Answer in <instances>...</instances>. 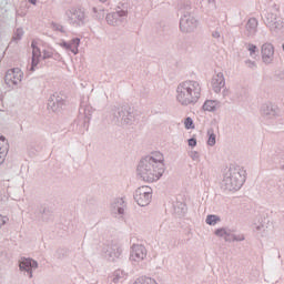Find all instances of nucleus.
I'll return each mask as SVG.
<instances>
[{"mask_svg":"<svg viewBox=\"0 0 284 284\" xmlns=\"http://www.w3.org/2000/svg\"><path fill=\"white\" fill-rule=\"evenodd\" d=\"M138 173L144 182H158L164 173L162 153H154V156H145L138 165Z\"/></svg>","mask_w":284,"mask_h":284,"instance_id":"f257e3e1","label":"nucleus"},{"mask_svg":"<svg viewBox=\"0 0 284 284\" xmlns=\"http://www.w3.org/2000/svg\"><path fill=\"white\" fill-rule=\"evenodd\" d=\"M202 94V87L194 80H187L178 87L176 100L181 104L197 103Z\"/></svg>","mask_w":284,"mask_h":284,"instance_id":"f03ea898","label":"nucleus"},{"mask_svg":"<svg viewBox=\"0 0 284 284\" xmlns=\"http://www.w3.org/2000/svg\"><path fill=\"white\" fill-rule=\"evenodd\" d=\"M152 199V192L148 186H142L141 189L136 190L135 193V201L140 206H148Z\"/></svg>","mask_w":284,"mask_h":284,"instance_id":"7ed1b4c3","label":"nucleus"},{"mask_svg":"<svg viewBox=\"0 0 284 284\" xmlns=\"http://www.w3.org/2000/svg\"><path fill=\"white\" fill-rule=\"evenodd\" d=\"M22 77H23V73H22L21 69L13 68L12 70L7 71L4 80L9 85H14V84L21 82Z\"/></svg>","mask_w":284,"mask_h":284,"instance_id":"20e7f679","label":"nucleus"},{"mask_svg":"<svg viewBox=\"0 0 284 284\" xmlns=\"http://www.w3.org/2000/svg\"><path fill=\"white\" fill-rule=\"evenodd\" d=\"M67 17L71 20L72 24H81L84 22L85 12L82 9H70L67 12Z\"/></svg>","mask_w":284,"mask_h":284,"instance_id":"39448f33","label":"nucleus"},{"mask_svg":"<svg viewBox=\"0 0 284 284\" xmlns=\"http://www.w3.org/2000/svg\"><path fill=\"white\" fill-rule=\"evenodd\" d=\"M146 255L148 251L144 246L136 244L132 247L131 256L133 261H144Z\"/></svg>","mask_w":284,"mask_h":284,"instance_id":"423d86ee","label":"nucleus"},{"mask_svg":"<svg viewBox=\"0 0 284 284\" xmlns=\"http://www.w3.org/2000/svg\"><path fill=\"white\" fill-rule=\"evenodd\" d=\"M211 85L215 92H220L225 87V78L223 73H217L211 82Z\"/></svg>","mask_w":284,"mask_h":284,"instance_id":"0eeeda50","label":"nucleus"},{"mask_svg":"<svg viewBox=\"0 0 284 284\" xmlns=\"http://www.w3.org/2000/svg\"><path fill=\"white\" fill-rule=\"evenodd\" d=\"M273 55H274V49L272 43H265L262 47V58L264 59V62L268 63L273 58Z\"/></svg>","mask_w":284,"mask_h":284,"instance_id":"6e6552de","label":"nucleus"},{"mask_svg":"<svg viewBox=\"0 0 284 284\" xmlns=\"http://www.w3.org/2000/svg\"><path fill=\"white\" fill-rule=\"evenodd\" d=\"M32 67H31V71L34 72V68L38 67V64L40 63V58H41V51L40 49H38L37 47V42H32Z\"/></svg>","mask_w":284,"mask_h":284,"instance_id":"1a4fd4ad","label":"nucleus"},{"mask_svg":"<svg viewBox=\"0 0 284 284\" xmlns=\"http://www.w3.org/2000/svg\"><path fill=\"white\" fill-rule=\"evenodd\" d=\"M79 45H80V38H74L71 43L62 42L61 47H64V49L71 51L73 54L79 53Z\"/></svg>","mask_w":284,"mask_h":284,"instance_id":"9d476101","label":"nucleus"},{"mask_svg":"<svg viewBox=\"0 0 284 284\" xmlns=\"http://www.w3.org/2000/svg\"><path fill=\"white\" fill-rule=\"evenodd\" d=\"M38 264L34 260L24 258L20 262V268L30 272V268H37Z\"/></svg>","mask_w":284,"mask_h":284,"instance_id":"9b49d317","label":"nucleus"},{"mask_svg":"<svg viewBox=\"0 0 284 284\" xmlns=\"http://www.w3.org/2000/svg\"><path fill=\"white\" fill-rule=\"evenodd\" d=\"M219 103L217 101H214L212 99H207L205 103L203 104L204 112H215L217 110Z\"/></svg>","mask_w":284,"mask_h":284,"instance_id":"f8f14e48","label":"nucleus"},{"mask_svg":"<svg viewBox=\"0 0 284 284\" xmlns=\"http://www.w3.org/2000/svg\"><path fill=\"white\" fill-rule=\"evenodd\" d=\"M134 284H158L155 280L151 277H139Z\"/></svg>","mask_w":284,"mask_h":284,"instance_id":"ddd939ff","label":"nucleus"},{"mask_svg":"<svg viewBox=\"0 0 284 284\" xmlns=\"http://www.w3.org/2000/svg\"><path fill=\"white\" fill-rule=\"evenodd\" d=\"M209 140H207V145L214 146L216 143V135L214 134V131H209Z\"/></svg>","mask_w":284,"mask_h":284,"instance_id":"4468645a","label":"nucleus"},{"mask_svg":"<svg viewBox=\"0 0 284 284\" xmlns=\"http://www.w3.org/2000/svg\"><path fill=\"white\" fill-rule=\"evenodd\" d=\"M217 221H219V217L215 216V214H210L206 217V223H209V225H215V223H217Z\"/></svg>","mask_w":284,"mask_h":284,"instance_id":"2eb2a0df","label":"nucleus"},{"mask_svg":"<svg viewBox=\"0 0 284 284\" xmlns=\"http://www.w3.org/2000/svg\"><path fill=\"white\" fill-rule=\"evenodd\" d=\"M184 125H185L186 129H194L195 128L194 121L191 119V116H187L184 120Z\"/></svg>","mask_w":284,"mask_h":284,"instance_id":"dca6fc26","label":"nucleus"},{"mask_svg":"<svg viewBox=\"0 0 284 284\" xmlns=\"http://www.w3.org/2000/svg\"><path fill=\"white\" fill-rule=\"evenodd\" d=\"M216 236H223L225 240H230L227 232L224 229H220L219 231L215 232Z\"/></svg>","mask_w":284,"mask_h":284,"instance_id":"f3484780","label":"nucleus"},{"mask_svg":"<svg viewBox=\"0 0 284 284\" xmlns=\"http://www.w3.org/2000/svg\"><path fill=\"white\" fill-rule=\"evenodd\" d=\"M51 26H52L53 30L64 31V28L61 24H57L55 22H52Z\"/></svg>","mask_w":284,"mask_h":284,"instance_id":"a211bd4d","label":"nucleus"},{"mask_svg":"<svg viewBox=\"0 0 284 284\" xmlns=\"http://www.w3.org/2000/svg\"><path fill=\"white\" fill-rule=\"evenodd\" d=\"M8 221L7 216H2V214H0V227H3L4 223Z\"/></svg>","mask_w":284,"mask_h":284,"instance_id":"6ab92c4d","label":"nucleus"},{"mask_svg":"<svg viewBox=\"0 0 284 284\" xmlns=\"http://www.w3.org/2000/svg\"><path fill=\"white\" fill-rule=\"evenodd\" d=\"M196 143H197V141H196L194 138H192L191 140H189V145H190V146H196Z\"/></svg>","mask_w":284,"mask_h":284,"instance_id":"aec40b11","label":"nucleus"},{"mask_svg":"<svg viewBox=\"0 0 284 284\" xmlns=\"http://www.w3.org/2000/svg\"><path fill=\"white\" fill-rule=\"evenodd\" d=\"M248 51L251 54H254V52H256V45H248Z\"/></svg>","mask_w":284,"mask_h":284,"instance_id":"412c9836","label":"nucleus"},{"mask_svg":"<svg viewBox=\"0 0 284 284\" xmlns=\"http://www.w3.org/2000/svg\"><path fill=\"white\" fill-rule=\"evenodd\" d=\"M4 159H6V153L0 152V164H2V162L4 161Z\"/></svg>","mask_w":284,"mask_h":284,"instance_id":"4be33fe9","label":"nucleus"},{"mask_svg":"<svg viewBox=\"0 0 284 284\" xmlns=\"http://www.w3.org/2000/svg\"><path fill=\"white\" fill-rule=\"evenodd\" d=\"M185 24H186V22L181 21V24H180L181 26V30L186 31Z\"/></svg>","mask_w":284,"mask_h":284,"instance_id":"5701e85b","label":"nucleus"},{"mask_svg":"<svg viewBox=\"0 0 284 284\" xmlns=\"http://www.w3.org/2000/svg\"><path fill=\"white\" fill-rule=\"evenodd\" d=\"M113 18V14L112 13H109L108 16H106V21H111V19Z\"/></svg>","mask_w":284,"mask_h":284,"instance_id":"b1692460","label":"nucleus"},{"mask_svg":"<svg viewBox=\"0 0 284 284\" xmlns=\"http://www.w3.org/2000/svg\"><path fill=\"white\" fill-rule=\"evenodd\" d=\"M52 54H53L52 52L44 53V58H51Z\"/></svg>","mask_w":284,"mask_h":284,"instance_id":"393cba45","label":"nucleus"},{"mask_svg":"<svg viewBox=\"0 0 284 284\" xmlns=\"http://www.w3.org/2000/svg\"><path fill=\"white\" fill-rule=\"evenodd\" d=\"M1 141H6V135H0Z\"/></svg>","mask_w":284,"mask_h":284,"instance_id":"a878e982","label":"nucleus"},{"mask_svg":"<svg viewBox=\"0 0 284 284\" xmlns=\"http://www.w3.org/2000/svg\"><path fill=\"white\" fill-rule=\"evenodd\" d=\"M248 22L256 23L255 19H251Z\"/></svg>","mask_w":284,"mask_h":284,"instance_id":"bb28decb","label":"nucleus"},{"mask_svg":"<svg viewBox=\"0 0 284 284\" xmlns=\"http://www.w3.org/2000/svg\"><path fill=\"white\" fill-rule=\"evenodd\" d=\"M29 1H30L31 3H33V4H36V1H37V0H29Z\"/></svg>","mask_w":284,"mask_h":284,"instance_id":"cd10ccee","label":"nucleus"},{"mask_svg":"<svg viewBox=\"0 0 284 284\" xmlns=\"http://www.w3.org/2000/svg\"><path fill=\"white\" fill-rule=\"evenodd\" d=\"M100 1L105 2V1H108V0H100Z\"/></svg>","mask_w":284,"mask_h":284,"instance_id":"c85d7f7f","label":"nucleus"},{"mask_svg":"<svg viewBox=\"0 0 284 284\" xmlns=\"http://www.w3.org/2000/svg\"><path fill=\"white\" fill-rule=\"evenodd\" d=\"M30 277H32V272H30Z\"/></svg>","mask_w":284,"mask_h":284,"instance_id":"c756f323","label":"nucleus"},{"mask_svg":"<svg viewBox=\"0 0 284 284\" xmlns=\"http://www.w3.org/2000/svg\"><path fill=\"white\" fill-rule=\"evenodd\" d=\"M283 50H284V45H283Z\"/></svg>","mask_w":284,"mask_h":284,"instance_id":"7c9ffc66","label":"nucleus"}]
</instances>
